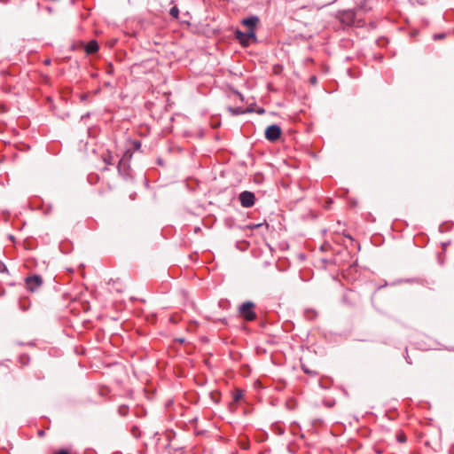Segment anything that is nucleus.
<instances>
[{"instance_id":"20","label":"nucleus","mask_w":454,"mask_h":454,"mask_svg":"<svg viewBox=\"0 0 454 454\" xmlns=\"http://www.w3.org/2000/svg\"><path fill=\"white\" fill-rule=\"evenodd\" d=\"M230 110L234 114H240L243 112V110L240 108V107H236V108H230Z\"/></svg>"},{"instance_id":"27","label":"nucleus","mask_w":454,"mask_h":454,"mask_svg":"<svg viewBox=\"0 0 454 454\" xmlns=\"http://www.w3.org/2000/svg\"><path fill=\"white\" fill-rule=\"evenodd\" d=\"M405 360L408 364H411V362L410 361V357L408 356H405Z\"/></svg>"},{"instance_id":"23","label":"nucleus","mask_w":454,"mask_h":454,"mask_svg":"<svg viewBox=\"0 0 454 454\" xmlns=\"http://www.w3.org/2000/svg\"><path fill=\"white\" fill-rule=\"evenodd\" d=\"M54 454H70L67 450L61 449L56 451Z\"/></svg>"},{"instance_id":"31","label":"nucleus","mask_w":454,"mask_h":454,"mask_svg":"<svg viewBox=\"0 0 454 454\" xmlns=\"http://www.w3.org/2000/svg\"><path fill=\"white\" fill-rule=\"evenodd\" d=\"M158 163L162 164V160L160 159H159Z\"/></svg>"},{"instance_id":"7","label":"nucleus","mask_w":454,"mask_h":454,"mask_svg":"<svg viewBox=\"0 0 454 454\" xmlns=\"http://www.w3.org/2000/svg\"><path fill=\"white\" fill-rule=\"evenodd\" d=\"M259 22V18L255 15H251L247 18H244L241 20V24L246 26L248 30L254 31L255 27Z\"/></svg>"},{"instance_id":"34","label":"nucleus","mask_w":454,"mask_h":454,"mask_svg":"<svg viewBox=\"0 0 454 454\" xmlns=\"http://www.w3.org/2000/svg\"><path fill=\"white\" fill-rule=\"evenodd\" d=\"M293 433H294V434H297V433L294 431V428H293Z\"/></svg>"},{"instance_id":"32","label":"nucleus","mask_w":454,"mask_h":454,"mask_svg":"<svg viewBox=\"0 0 454 454\" xmlns=\"http://www.w3.org/2000/svg\"><path fill=\"white\" fill-rule=\"evenodd\" d=\"M105 85H106V86H110L111 84H110V82H106V84H105Z\"/></svg>"},{"instance_id":"12","label":"nucleus","mask_w":454,"mask_h":454,"mask_svg":"<svg viewBox=\"0 0 454 454\" xmlns=\"http://www.w3.org/2000/svg\"><path fill=\"white\" fill-rule=\"evenodd\" d=\"M129 412V406L127 405H121L119 406L118 408V413L121 416V417H125Z\"/></svg>"},{"instance_id":"1","label":"nucleus","mask_w":454,"mask_h":454,"mask_svg":"<svg viewBox=\"0 0 454 454\" xmlns=\"http://www.w3.org/2000/svg\"><path fill=\"white\" fill-rule=\"evenodd\" d=\"M255 304L251 301H247L243 302L239 307V315L244 320L251 322L256 319L257 315L254 311Z\"/></svg>"},{"instance_id":"6","label":"nucleus","mask_w":454,"mask_h":454,"mask_svg":"<svg viewBox=\"0 0 454 454\" xmlns=\"http://www.w3.org/2000/svg\"><path fill=\"white\" fill-rule=\"evenodd\" d=\"M239 200L243 207H251L254 205V193L249 191H244L239 193Z\"/></svg>"},{"instance_id":"19","label":"nucleus","mask_w":454,"mask_h":454,"mask_svg":"<svg viewBox=\"0 0 454 454\" xmlns=\"http://www.w3.org/2000/svg\"><path fill=\"white\" fill-rule=\"evenodd\" d=\"M242 398V392L239 391L234 394L233 400L234 402H239Z\"/></svg>"},{"instance_id":"5","label":"nucleus","mask_w":454,"mask_h":454,"mask_svg":"<svg viewBox=\"0 0 454 454\" xmlns=\"http://www.w3.org/2000/svg\"><path fill=\"white\" fill-rule=\"evenodd\" d=\"M339 19L341 23L346 24L348 26H352L356 21V14L354 10H343L339 12Z\"/></svg>"},{"instance_id":"24","label":"nucleus","mask_w":454,"mask_h":454,"mask_svg":"<svg viewBox=\"0 0 454 454\" xmlns=\"http://www.w3.org/2000/svg\"><path fill=\"white\" fill-rule=\"evenodd\" d=\"M309 82L311 84H316L317 83V77L315 75L311 76L309 78Z\"/></svg>"},{"instance_id":"29","label":"nucleus","mask_w":454,"mask_h":454,"mask_svg":"<svg viewBox=\"0 0 454 454\" xmlns=\"http://www.w3.org/2000/svg\"><path fill=\"white\" fill-rule=\"evenodd\" d=\"M347 238H348L349 239L353 240L352 237L349 236V235H346Z\"/></svg>"},{"instance_id":"28","label":"nucleus","mask_w":454,"mask_h":454,"mask_svg":"<svg viewBox=\"0 0 454 454\" xmlns=\"http://www.w3.org/2000/svg\"><path fill=\"white\" fill-rule=\"evenodd\" d=\"M44 64H45V65H50V64H51V59H46V60L44 61Z\"/></svg>"},{"instance_id":"26","label":"nucleus","mask_w":454,"mask_h":454,"mask_svg":"<svg viewBox=\"0 0 454 454\" xmlns=\"http://www.w3.org/2000/svg\"><path fill=\"white\" fill-rule=\"evenodd\" d=\"M334 404V403H326L325 405L328 407H332Z\"/></svg>"},{"instance_id":"22","label":"nucleus","mask_w":454,"mask_h":454,"mask_svg":"<svg viewBox=\"0 0 454 454\" xmlns=\"http://www.w3.org/2000/svg\"><path fill=\"white\" fill-rule=\"evenodd\" d=\"M106 73H107L108 74H112L114 73V67L112 66V64H110V65L107 67Z\"/></svg>"},{"instance_id":"16","label":"nucleus","mask_w":454,"mask_h":454,"mask_svg":"<svg viewBox=\"0 0 454 454\" xmlns=\"http://www.w3.org/2000/svg\"><path fill=\"white\" fill-rule=\"evenodd\" d=\"M403 282L413 283V282H417V279H415V278L399 279V280L394 282L393 285L403 283Z\"/></svg>"},{"instance_id":"8","label":"nucleus","mask_w":454,"mask_h":454,"mask_svg":"<svg viewBox=\"0 0 454 454\" xmlns=\"http://www.w3.org/2000/svg\"><path fill=\"white\" fill-rule=\"evenodd\" d=\"M129 168L127 161L122 158L118 164V172L124 177L127 178L129 176Z\"/></svg>"},{"instance_id":"15","label":"nucleus","mask_w":454,"mask_h":454,"mask_svg":"<svg viewBox=\"0 0 454 454\" xmlns=\"http://www.w3.org/2000/svg\"><path fill=\"white\" fill-rule=\"evenodd\" d=\"M131 434L135 438H139L141 435V432L137 426L131 427Z\"/></svg>"},{"instance_id":"10","label":"nucleus","mask_w":454,"mask_h":454,"mask_svg":"<svg viewBox=\"0 0 454 454\" xmlns=\"http://www.w3.org/2000/svg\"><path fill=\"white\" fill-rule=\"evenodd\" d=\"M371 0H361L357 4V10L363 12H368L372 11V5L370 4Z\"/></svg>"},{"instance_id":"14","label":"nucleus","mask_w":454,"mask_h":454,"mask_svg":"<svg viewBox=\"0 0 454 454\" xmlns=\"http://www.w3.org/2000/svg\"><path fill=\"white\" fill-rule=\"evenodd\" d=\"M141 145H142V144H141L140 140H133V141H131L132 149H134L136 151H140Z\"/></svg>"},{"instance_id":"11","label":"nucleus","mask_w":454,"mask_h":454,"mask_svg":"<svg viewBox=\"0 0 454 454\" xmlns=\"http://www.w3.org/2000/svg\"><path fill=\"white\" fill-rule=\"evenodd\" d=\"M304 315H305V317L308 319V320H314L317 316V311H315L314 309H307L305 311H304Z\"/></svg>"},{"instance_id":"33","label":"nucleus","mask_w":454,"mask_h":454,"mask_svg":"<svg viewBox=\"0 0 454 454\" xmlns=\"http://www.w3.org/2000/svg\"><path fill=\"white\" fill-rule=\"evenodd\" d=\"M263 112H264L263 109L259 110V113H263Z\"/></svg>"},{"instance_id":"3","label":"nucleus","mask_w":454,"mask_h":454,"mask_svg":"<svg viewBox=\"0 0 454 454\" xmlns=\"http://www.w3.org/2000/svg\"><path fill=\"white\" fill-rule=\"evenodd\" d=\"M27 289L34 293L37 291L43 285V278L40 275L34 274L31 276H28L25 279Z\"/></svg>"},{"instance_id":"25","label":"nucleus","mask_w":454,"mask_h":454,"mask_svg":"<svg viewBox=\"0 0 454 454\" xmlns=\"http://www.w3.org/2000/svg\"><path fill=\"white\" fill-rule=\"evenodd\" d=\"M398 441L399 442H405V437L404 436H399L398 437Z\"/></svg>"},{"instance_id":"17","label":"nucleus","mask_w":454,"mask_h":454,"mask_svg":"<svg viewBox=\"0 0 454 454\" xmlns=\"http://www.w3.org/2000/svg\"><path fill=\"white\" fill-rule=\"evenodd\" d=\"M0 273H9L6 265L0 260Z\"/></svg>"},{"instance_id":"30","label":"nucleus","mask_w":454,"mask_h":454,"mask_svg":"<svg viewBox=\"0 0 454 454\" xmlns=\"http://www.w3.org/2000/svg\"><path fill=\"white\" fill-rule=\"evenodd\" d=\"M43 431H39V435H43Z\"/></svg>"},{"instance_id":"21","label":"nucleus","mask_w":454,"mask_h":454,"mask_svg":"<svg viewBox=\"0 0 454 454\" xmlns=\"http://www.w3.org/2000/svg\"><path fill=\"white\" fill-rule=\"evenodd\" d=\"M444 37H445V34L444 33L434 35V40L442 39Z\"/></svg>"},{"instance_id":"18","label":"nucleus","mask_w":454,"mask_h":454,"mask_svg":"<svg viewBox=\"0 0 454 454\" xmlns=\"http://www.w3.org/2000/svg\"><path fill=\"white\" fill-rule=\"evenodd\" d=\"M20 363H21L22 364H24V365H25V364H28V362H29V356H27V355H22V356H20Z\"/></svg>"},{"instance_id":"2","label":"nucleus","mask_w":454,"mask_h":454,"mask_svg":"<svg viewBox=\"0 0 454 454\" xmlns=\"http://www.w3.org/2000/svg\"><path fill=\"white\" fill-rule=\"evenodd\" d=\"M235 38L244 47L250 45L252 43L257 42L255 31L251 30H248L247 32H243L239 29H237L235 31Z\"/></svg>"},{"instance_id":"4","label":"nucleus","mask_w":454,"mask_h":454,"mask_svg":"<svg viewBox=\"0 0 454 454\" xmlns=\"http://www.w3.org/2000/svg\"><path fill=\"white\" fill-rule=\"evenodd\" d=\"M282 134L281 128L277 124H271L265 129L264 136L270 142L277 141Z\"/></svg>"},{"instance_id":"13","label":"nucleus","mask_w":454,"mask_h":454,"mask_svg":"<svg viewBox=\"0 0 454 454\" xmlns=\"http://www.w3.org/2000/svg\"><path fill=\"white\" fill-rule=\"evenodd\" d=\"M169 15L175 19H177L178 18V15H179V9L177 8V6H173L170 8L169 10Z\"/></svg>"},{"instance_id":"9","label":"nucleus","mask_w":454,"mask_h":454,"mask_svg":"<svg viewBox=\"0 0 454 454\" xmlns=\"http://www.w3.org/2000/svg\"><path fill=\"white\" fill-rule=\"evenodd\" d=\"M99 49L98 43L97 41L92 40L89 42L85 46V51L88 54L96 53Z\"/></svg>"}]
</instances>
